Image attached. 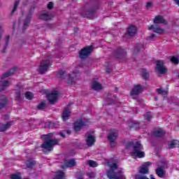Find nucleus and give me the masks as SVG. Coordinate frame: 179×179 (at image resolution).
Returning <instances> with one entry per match:
<instances>
[{"label": "nucleus", "mask_w": 179, "mask_h": 179, "mask_svg": "<svg viewBox=\"0 0 179 179\" xmlns=\"http://www.w3.org/2000/svg\"><path fill=\"white\" fill-rule=\"evenodd\" d=\"M108 166L110 167V171L107 172L108 178L110 179H125V176L122 174V170L115 172L117 170V164L113 162L108 163Z\"/></svg>", "instance_id": "obj_1"}, {"label": "nucleus", "mask_w": 179, "mask_h": 179, "mask_svg": "<svg viewBox=\"0 0 179 179\" xmlns=\"http://www.w3.org/2000/svg\"><path fill=\"white\" fill-rule=\"evenodd\" d=\"M142 150H143V146L142 145V144H141V142H136L135 144L133 145V150L131 152V157H134V159H136V157H138V159L145 157V152Z\"/></svg>", "instance_id": "obj_2"}, {"label": "nucleus", "mask_w": 179, "mask_h": 179, "mask_svg": "<svg viewBox=\"0 0 179 179\" xmlns=\"http://www.w3.org/2000/svg\"><path fill=\"white\" fill-rule=\"evenodd\" d=\"M52 136V134L45 135L44 136L45 139H48V140L45 141L44 143L42 145V148L45 149V150H48V152H51L55 145L58 144L57 140L50 139V138H51Z\"/></svg>", "instance_id": "obj_3"}, {"label": "nucleus", "mask_w": 179, "mask_h": 179, "mask_svg": "<svg viewBox=\"0 0 179 179\" xmlns=\"http://www.w3.org/2000/svg\"><path fill=\"white\" fill-rule=\"evenodd\" d=\"M15 72V70L11 69L8 72L5 73L1 76V80H0V90H5L8 86H9V81L5 79L6 78H8V76H12Z\"/></svg>", "instance_id": "obj_4"}, {"label": "nucleus", "mask_w": 179, "mask_h": 179, "mask_svg": "<svg viewBox=\"0 0 179 179\" xmlns=\"http://www.w3.org/2000/svg\"><path fill=\"white\" fill-rule=\"evenodd\" d=\"M117 138H118V131L115 129L111 130L108 136L111 148H115L117 145Z\"/></svg>", "instance_id": "obj_5"}, {"label": "nucleus", "mask_w": 179, "mask_h": 179, "mask_svg": "<svg viewBox=\"0 0 179 179\" xmlns=\"http://www.w3.org/2000/svg\"><path fill=\"white\" fill-rule=\"evenodd\" d=\"M156 72L160 75H164L167 72V69L164 66V62L163 60L157 61V64L155 67Z\"/></svg>", "instance_id": "obj_6"}, {"label": "nucleus", "mask_w": 179, "mask_h": 179, "mask_svg": "<svg viewBox=\"0 0 179 179\" xmlns=\"http://www.w3.org/2000/svg\"><path fill=\"white\" fill-rule=\"evenodd\" d=\"M50 66H51V62L50 61V59L42 61L39 66V72L41 73H45V72L48 71V68H50Z\"/></svg>", "instance_id": "obj_7"}, {"label": "nucleus", "mask_w": 179, "mask_h": 179, "mask_svg": "<svg viewBox=\"0 0 179 179\" xmlns=\"http://www.w3.org/2000/svg\"><path fill=\"white\" fill-rule=\"evenodd\" d=\"M92 51H93V46L85 47L83 50H81V51L80 52V57L82 59H84V58H87L90 54H92Z\"/></svg>", "instance_id": "obj_8"}, {"label": "nucleus", "mask_w": 179, "mask_h": 179, "mask_svg": "<svg viewBox=\"0 0 179 179\" xmlns=\"http://www.w3.org/2000/svg\"><path fill=\"white\" fill-rule=\"evenodd\" d=\"M48 99L50 103H55L58 100V91L53 90L50 94L48 95Z\"/></svg>", "instance_id": "obj_9"}, {"label": "nucleus", "mask_w": 179, "mask_h": 179, "mask_svg": "<svg viewBox=\"0 0 179 179\" xmlns=\"http://www.w3.org/2000/svg\"><path fill=\"white\" fill-rule=\"evenodd\" d=\"M149 166H150V162H145L140 168L139 173L141 174H148L149 173V169H148Z\"/></svg>", "instance_id": "obj_10"}, {"label": "nucleus", "mask_w": 179, "mask_h": 179, "mask_svg": "<svg viewBox=\"0 0 179 179\" xmlns=\"http://www.w3.org/2000/svg\"><path fill=\"white\" fill-rule=\"evenodd\" d=\"M76 164V162L74 159H65L64 164L62 165V168L65 169L66 167H73Z\"/></svg>", "instance_id": "obj_11"}, {"label": "nucleus", "mask_w": 179, "mask_h": 179, "mask_svg": "<svg viewBox=\"0 0 179 179\" xmlns=\"http://www.w3.org/2000/svg\"><path fill=\"white\" fill-rule=\"evenodd\" d=\"M149 30H152L155 33L157 34H163L166 31L159 27H155V25H151L149 27Z\"/></svg>", "instance_id": "obj_12"}, {"label": "nucleus", "mask_w": 179, "mask_h": 179, "mask_svg": "<svg viewBox=\"0 0 179 179\" xmlns=\"http://www.w3.org/2000/svg\"><path fill=\"white\" fill-rule=\"evenodd\" d=\"M84 125H86L85 122L82 119L78 120L74 124V129L75 131H79L82 127H84Z\"/></svg>", "instance_id": "obj_13"}, {"label": "nucleus", "mask_w": 179, "mask_h": 179, "mask_svg": "<svg viewBox=\"0 0 179 179\" xmlns=\"http://www.w3.org/2000/svg\"><path fill=\"white\" fill-rule=\"evenodd\" d=\"M86 142L87 146H93V145H94V142H96V138H94V136L92 134L88 135Z\"/></svg>", "instance_id": "obj_14"}, {"label": "nucleus", "mask_w": 179, "mask_h": 179, "mask_svg": "<svg viewBox=\"0 0 179 179\" xmlns=\"http://www.w3.org/2000/svg\"><path fill=\"white\" fill-rule=\"evenodd\" d=\"M77 73L73 72L71 75L69 76L67 79L68 85H73L76 80Z\"/></svg>", "instance_id": "obj_15"}, {"label": "nucleus", "mask_w": 179, "mask_h": 179, "mask_svg": "<svg viewBox=\"0 0 179 179\" xmlns=\"http://www.w3.org/2000/svg\"><path fill=\"white\" fill-rule=\"evenodd\" d=\"M154 23H155V24H159V23L166 24L167 23V21H166V20H164L162 16L158 15L154 19Z\"/></svg>", "instance_id": "obj_16"}, {"label": "nucleus", "mask_w": 179, "mask_h": 179, "mask_svg": "<svg viewBox=\"0 0 179 179\" xmlns=\"http://www.w3.org/2000/svg\"><path fill=\"white\" fill-rule=\"evenodd\" d=\"M143 92V88L139 85H135L133 90L131 91V94H139V93H142Z\"/></svg>", "instance_id": "obj_17"}, {"label": "nucleus", "mask_w": 179, "mask_h": 179, "mask_svg": "<svg viewBox=\"0 0 179 179\" xmlns=\"http://www.w3.org/2000/svg\"><path fill=\"white\" fill-rule=\"evenodd\" d=\"M102 87H103L101 86V84H100V83H99V81H92V88L94 90H101Z\"/></svg>", "instance_id": "obj_18"}, {"label": "nucleus", "mask_w": 179, "mask_h": 179, "mask_svg": "<svg viewBox=\"0 0 179 179\" xmlns=\"http://www.w3.org/2000/svg\"><path fill=\"white\" fill-rule=\"evenodd\" d=\"M179 145V141L177 140H173L168 143V148L169 149H173L174 148H177Z\"/></svg>", "instance_id": "obj_19"}, {"label": "nucleus", "mask_w": 179, "mask_h": 179, "mask_svg": "<svg viewBox=\"0 0 179 179\" xmlns=\"http://www.w3.org/2000/svg\"><path fill=\"white\" fill-rule=\"evenodd\" d=\"M69 117H71V111L68 108H65L62 114L63 120L66 121Z\"/></svg>", "instance_id": "obj_20"}, {"label": "nucleus", "mask_w": 179, "mask_h": 179, "mask_svg": "<svg viewBox=\"0 0 179 179\" xmlns=\"http://www.w3.org/2000/svg\"><path fill=\"white\" fill-rule=\"evenodd\" d=\"M127 33L129 36H134L136 33V27L131 25L127 29Z\"/></svg>", "instance_id": "obj_21"}, {"label": "nucleus", "mask_w": 179, "mask_h": 179, "mask_svg": "<svg viewBox=\"0 0 179 179\" xmlns=\"http://www.w3.org/2000/svg\"><path fill=\"white\" fill-rule=\"evenodd\" d=\"M11 124L12 122H7L5 124H0V131L3 132V131H6Z\"/></svg>", "instance_id": "obj_22"}, {"label": "nucleus", "mask_w": 179, "mask_h": 179, "mask_svg": "<svg viewBox=\"0 0 179 179\" xmlns=\"http://www.w3.org/2000/svg\"><path fill=\"white\" fill-rule=\"evenodd\" d=\"M39 17L43 20H50V19H51V15L48 14L47 12H44L39 16Z\"/></svg>", "instance_id": "obj_23"}, {"label": "nucleus", "mask_w": 179, "mask_h": 179, "mask_svg": "<svg viewBox=\"0 0 179 179\" xmlns=\"http://www.w3.org/2000/svg\"><path fill=\"white\" fill-rule=\"evenodd\" d=\"M6 104V96H2L0 97V108H2Z\"/></svg>", "instance_id": "obj_24"}, {"label": "nucleus", "mask_w": 179, "mask_h": 179, "mask_svg": "<svg viewBox=\"0 0 179 179\" xmlns=\"http://www.w3.org/2000/svg\"><path fill=\"white\" fill-rule=\"evenodd\" d=\"M157 92L159 94H162V96H166L169 93V90H163V88H159L157 90Z\"/></svg>", "instance_id": "obj_25"}, {"label": "nucleus", "mask_w": 179, "mask_h": 179, "mask_svg": "<svg viewBox=\"0 0 179 179\" xmlns=\"http://www.w3.org/2000/svg\"><path fill=\"white\" fill-rule=\"evenodd\" d=\"M156 173L158 176V177H163L164 176V171L162 168H158L156 170Z\"/></svg>", "instance_id": "obj_26"}, {"label": "nucleus", "mask_w": 179, "mask_h": 179, "mask_svg": "<svg viewBox=\"0 0 179 179\" xmlns=\"http://www.w3.org/2000/svg\"><path fill=\"white\" fill-rule=\"evenodd\" d=\"M34 97V94L31 92H27L25 93V99L27 100H31Z\"/></svg>", "instance_id": "obj_27"}, {"label": "nucleus", "mask_w": 179, "mask_h": 179, "mask_svg": "<svg viewBox=\"0 0 179 179\" xmlns=\"http://www.w3.org/2000/svg\"><path fill=\"white\" fill-rule=\"evenodd\" d=\"M87 164L88 166H90V167H97V166H99V164H97V162L93 160H89L87 162Z\"/></svg>", "instance_id": "obj_28"}, {"label": "nucleus", "mask_w": 179, "mask_h": 179, "mask_svg": "<svg viewBox=\"0 0 179 179\" xmlns=\"http://www.w3.org/2000/svg\"><path fill=\"white\" fill-rule=\"evenodd\" d=\"M155 135L156 136H163L164 135V131H163V129H159L156 130Z\"/></svg>", "instance_id": "obj_29"}, {"label": "nucleus", "mask_w": 179, "mask_h": 179, "mask_svg": "<svg viewBox=\"0 0 179 179\" xmlns=\"http://www.w3.org/2000/svg\"><path fill=\"white\" fill-rule=\"evenodd\" d=\"M171 61L173 62V64H178L179 58L178 57H172L171 58Z\"/></svg>", "instance_id": "obj_30"}, {"label": "nucleus", "mask_w": 179, "mask_h": 179, "mask_svg": "<svg viewBox=\"0 0 179 179\" xmlns=\"http://www.w3.org/2000/svg\"><path fill=\"white\" fill-rule=\"evenodd\" d=\"M36 164V162L33 160L28 161L27 163V167H33Z\"/></svg>", "instance_id": "obj_31"}, {"label": "nucleus", "mask_w": 179, "mask_h": 179, "mask_svg": "<svg viewBox=\"0 0 179 179\" xmlns=\"http://www.w3.org/2000/svg\"><path fill=\"white\" fill-rule=\"evenodd\" d=\"M20 173H15L11 175V179H20Z\"/></svg>", "instance_id": "obj_32"}, {"label": "nucleus", "mask_w": 179, "mask_h": 179, "mask_svg": "<svg viewBox=\"0 0 179 179\" xmlns=\"http://www.w3.org/2000/svg\"><path fill=\"white\" fill-rule=\"evenodd\" d=\"M87 175L89 178H94L96 177V173L94 172H88Z\"/></svg>", "instance_id": "obj_33"}, {"label": "nucleus", "mask_w": 179, "mask_h": 179, "mask_svg": "<svg viewBox=\"0 0 179 179\" xmlns=\"http://www.w3.org/2000/svg\"><path fill=\"white\" fill-rule=\"evenodd\" d=\"M18 5H19V0H16L12 10L13 13H15V10H16V8H17Z\"/></svg>", "instance_id": "obj_34"}, {"label": "nucleus", "mask_w": 179, "mask_h": 179, "mask_svg": "<svg viewBox=\"0 0 179 179\" xmlns=\"http://www.w3.org/2000/svg\"><path fill=\"white\" fill-rule=\"evenodd\" d=\"M64 75H65V71L62 70V71H59V73L57 74V77L62 78V76H64Z\"/></svg>", "instance_id": "obj_35"}, {"label": "nucleus", "mask_w": 179, "mask_h": 179, "mask_svg": "<svg viewBox=\"0 0 179 179\" xmlns=\"http://www.w3.org/2000/svg\"><path fill=\"white\" fill-rule=\"evenodd\" d=\"M45 107V103H44L43 102H41V103H39V105L38 106V108L39 110H43V108Z\"/></svg>", "instance_id": "obj_36"}, {"label": "nucleus", "mask_w": 179, "mask_h": 179, "mask_svg": "<svg viewBox=\"0 0 179 179\" xmlns=\"http://www.w3.org/2000/svg\"><path fill=\"white\" fill-rule=\"evenodd\" d=\"M153 6V3L152 1H148L146 3V8L149 9V8H152Z\"/></svg>", "instance_id": "obj_37"}, {"label": "nucleus", "mask_w": 179, "mask_h": 179, "mask_svg": "<svg viewBox=\"0 0 179 179\" xmlns=\"http://www.w3.org/2000/svg\"><path fill=\"white\" fill-rule=\"evenodd\" d=\"M52 8H54V3H52V2H50V3L48 4V9H52Z\"/></svg>", "instance_id": "obj_38"}, {"label": "nucleus", "mask_w": 179, "mask_h": 179, "mask_svg": "<svg viewBox=\"0 0 179 179\" xmlns=\"http://www.w3.org/2000/svg\"><path fill=\"white\" fill-rule=\"evenodd\" d=\"M142 76H143V78H148V72H146V71H143V73H142Z\"/></svg>", "instance_id": "obj_39"}, {"label": "nucleus", "mask_w": 179, "mask_h": 179, "mask_svg": "<svg viewBox=\"0 0 179 179\" xmlns=\"http://www.w3.org/2000/svg\"><path fill=\"white\" fill-rule=\"evenodd\" d=\"M155 37H156V34H152L148 36V40H152V38H155Z\"/></svg>", "instance_id": "obj_40"}, {"label": "nucleus", "mask_w": 179, "mask_h": 179, "mask_svg": "<svg viewBox=\"0 0 179 179\" xmlns=\"http://www.w3.org/2000/svg\"><path fill=\"white\" fill-rule=\"evenodd\" d=\"M136 179H149V178H146V177H145V176H141V177H140L139 176H136Z\"/></svg>", "instance_id": "obj_41"}, {"label": "nucleus", "mask_w": 179, "mask_h": 179, "mask_svg": "<svg viewBox=\"0 0 179 179\" xmlns=\"http://www.w3.org/2000/svg\"><path fill=\"white\" fill-rule=\"evenodd\" d=\"M20 93H17L16 94V100H20Z\"/></svg>", "instance_id": "obj_42"}, {"label": "nucleus", "mask_w": 179, "mask_h": 179, "mask_svg": "<svg viewBox=\"0 0 179 179\" xmlns=\"http://www.w3.org/2000/svg\"><path fill=\"white\" fill-rule=\"evenodd\" d=\"M29 23H30V19H29L28 21H27V22H25L24 23V27H26L27 26H28V25H29Z\"/></svg>", "instance_id": "obj_43"}, {"label": "nucleus", "mask_w": 179, "mask_h": 179, "mask_svg": "<svg viewBox=\"0 0 179 179\" xmlns=\"http://www.w3.org/2000/svg\"><path fill=\"white\" fill-rule=\"evenodd\" d=\"M132 146V143H129V144H127V145L126 146L127 149H129V147Z\"/></svg>", "instance_id": "obj_44"}, {"label": "nucleus", "mask_w": 179, "mask_h": 179, "mask_svg": "<svg viewBox=\"0 0 179 179\" xmlns=\"http://www.w3.org/2000/svg\"><path fill=\"white\" fill-rule=\"evenodd\" d=\"M175 2L176 3V5H178L179 6V0H175Z\"/></svg>", "instance_id": "obj_45"}, {"label": "nucleus", "mask_w": 179, "mask_h": 179, "mask_svg": "<svg viewBox=\"0 0 179 179\" xmlns=\"http://www.w3.org/2000/svg\"><path fill=\"white\" fill-rule=\"evenodd\" d=\"M60 135L62 136V138H65V134L63 133H60Z\"/></svg>", "instance_id": "obj_46"}, {"label": "nucleus", "mask_w": 179, "mask_h": 179, "mask_svg": "<svg viewBox=\"0 0 179 179\" xmlns=\"http://www.w3.org/2000/svg\"><path fill=\"white\" fill-rule=\"evenodd\" d=\"M8 40H9V36H7L6 38V43H8Z\"/></svg>", "instance_id": "obj_47"}, {"label": "nucleus", "mask_w": 179, "mask_h": 179, "mask_svg": "<svg viewBox=\"0 0 179 179\" xmlns=\"http://www.w3.org/2000/svg\"><path fill=\"white\" fill-rule=\"evenodd\" d=\"M150 178H151V179H155V176H153V175H151V176H150Z\"/></svg>", "instance_id": "obj_48"}, {"label": "nucleus", "mask_w": 179, "mask_h": 179, "mask_svg": "<svg viewBox=\"0 0 179 179\" xmlns=\"http://www.w3.org/2000/svg\"><path fill=\"white\" fill-rule=\"evenodd\" d=\"M1 33H2V31H0V38H1V36H2Z\"/></svg>", "instance_id": "obj_49"}, {"label": "nucleus", "mask_w": 179, "mask_h": 179, "mask_svg": "<svg viewBox=\"0 0 179 179\" xmlns=\"http://www.w3.org/2000/svg\"><path fill=\"white\" fill-rule=\"evenodd\" d=\"M67 134H69V131H67Z\"/></svg>", "instance_id": "obj_50"}, {"label": "nucleus", "mask_w": 179, "mask_h": 179, "mask_svg": "<svg viewBox=\"0 0 179 179\" xmlns=\"http://www.w3.org/2000/svg\"><path fill=\"white\" fill-rule=\"evenodd\" d=\"M0 29H1V26H0Z\"/></svg>", "instance_id": "obj_51"}]
</instances>
